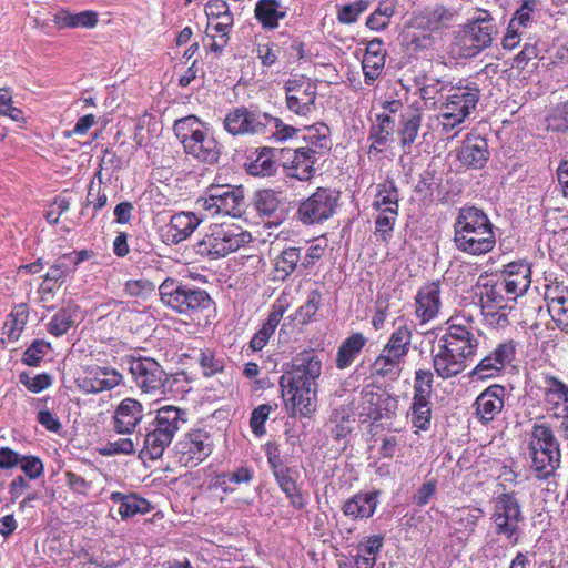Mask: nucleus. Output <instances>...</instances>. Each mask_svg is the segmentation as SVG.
<instances>
[{
    "mask_svg": "<svg viewBox=\"0 0 568 568\" xmlns=\"http://www.w3.org/2000/svg\"><path fill=\"white\" fill-rule=\"evenodd\" d=\"M159 293L161 302L165 306L192 320L199 317L200 313L213 305V301L206 291L183 285L170 277L159 286Z\"/></svg>",
    "mask_w": 568,
    "mask_h": 568,
    "instance_id": "obj_3",
    "label": "nucleus"
},
{
    "mask_svg": "<svg viewBox=\"0 0 568 568\" xmlns=\"http://www.w3.org/2000/svg\"><path fill=\"white\" fill-rule=\"evenodd\" d=\"M322 374V362L320 358L312 353H302L297 355L291 369L286 371L280 379V386L296 385L306 387V390L311 387L317 388V379Z\"/></svg>",
    "mask_w": 568,
    "mask_h": 568,
    "instance_id": "obj_12",
    "label": "nucleus"
},
{
    "mask_svg": "<svg viewBox=\"0 0 568 568\" xmlns=\"http://www.w3.org/2000/svg\"><path fill=\"white\" fill-rule=\"evenodd\" d=\"M454 13L445 7L427 8L412 19V27L426 32H436L448 28Z\"/></svg>",
    "mask_w": 568,
    "mask_h": 568,
    "instance_id": "obj_26",
    "label": "nucleus"
},
{
    "mask_svg": "<svg viewBox=\"0 0 568 568\" xmlns=\"http://www.w3.org/2000/svg\"><path fill=\"white\" fill-rule=\"evenodd\" d=\"M110 499L119 505L118 511L122 519L133 517L138 514L143 515L151 510L150 503L135 494L114 491L110 495Z\"/></svg>",
    "mask_w": 568,
    "mask_h": 568,
    "instance_id": "obj_33",
    "label": "nucleus"
},
{
    "mask_svg": "<svg viewBox=\"0 0 568 568\" xmlns=\"http://www.w3.org/2000/svg\"><path fill=\"white\" fill-rule=\"evenodd\" d=\"M185 413L174 406H164L156 412L144 438V454L150 459L160 458L165 448L172 443L181 424L185 423Z\"/></svg>",
    "mask_w": 568,
    "mask_h": 568,
    "instance_id": "obj_4",
    "label": "nucleus"
},
{
    "mask_svg": "<svg viewBox=\"0 0 568 568\" xmlns=\"http://www.w3.org/2000/svg\"><path fill=\"white\" fill-rule=\"evenodd\" d=\"M412 337V329L406 324H402L390 334V337L383 347V351L404 361L409 352Z\"/></svg>",
    "mask_w": 568,
    "mask_h": 568,
    "instance_id": "obj_38",
    "label": "nucleus"
},
{
    "mask_svg": "<svg viewBox=\"0 0 568 568\" xmlns=\"http://www.w3.org/2000/svg\"><path fill=\"white\" fill-rule=\"evenodd\" d=\"M501 286L505 292L515 297L527 292L531 283L530 265L524 261L511 262L501 271Z\"/></svg>",
    "mask_w": 568,
    "mask_h": 568,
    "instance_id": "obj_20",
    "label": "nucleus"
},
{
    "mask_svg": "<svg viewBox=\"0 0 568 568\" xmlns=\"http://www.w3.org/2000/svg\"><path fill=\"white\" fill-rule=\"evenodd\" d=\"M385 64V54H375L369 52V54H364L362 60V68L365 75L366 83H369L376 80Z\"/></svg>",
    "mask_w": 568,
    "mask_h": 568,
    "instance_id": "obj_52",
    "label": "nucleus"
},
{
    "mask_svg": "<svg viewBox=\"0 0 568 568\" xmlns=\"http://www.w3.org/2000/svg\"><path fill=\"white\" fill-rule=\"evenodd\" d=\"M373 207L378 211V213H384L386 210H393L394 207H396V212H398L397 187L392 183L379 185L373 202Z\"/></svg>",
    "mask_w": 568,
    "mask_h": 568,
    "instance_id": "obj_45",
    "label": "nucleus"
},
{
    "mask_svg": "<svg viewBox=\"0 0 568 568\" xmlns=\"http://www.w3.org/2000/svg\"><path fill=\"white\" fill-rule=\"evenodd\" d=\"M548 128L557 132L568 131V102L558 104L548 118Z\"/></svg>",
    "mask_w": 568,
    "mask_h": 568,
    "instance_id": "obj_55",
    "label": "nucleus"
},
{
    "mask_svg": "<svg viewBox=\"0 0 568 568\" xmlns=\"http://www.w3.org/2000/svg\"><path fill=\"white\" fill-rule=\"evenodd\" d=\"M454 243L459 251L474 256L491 252L496 236L487 214L474 206L462 207L454 223Z\"/></svg>",
    "mask_w": 568,
    "mask_h": 568,
    "instance_id": "obj_1",
    "label": "nucleus"
},
{
    "mask_svg": "<svg viewBox=\"0 0 568 568\" xmlns=\"http://www.w3.org/2000/svg\"><path fill=\"white\" fill-rule=\"evenodd\" d=\"M282 122L267 113L250 111L246 108H236L229 112L224 119L225 130L233 134H276Z\"/></svg>",
    "mask_w": 568,
    "mask_h": 568,
    "instance_id": "obj_8",
    "label": "nucleus"
},
{
    "mask_svg": "<svg viewBox=\"0 0 568 568\" xmlns=\"http://www.w3.org/2000/svg\"><path fill=\"white\" fill-rule=\"evenodd\" d=\"M515 356V344L507 341L497 345V347L486 355L470 372V377L476 379H487L495 377L508 365Z\"/></svg>",
    "mask_w": 568,
    "mask_h": 568,
    "instance_id": "obj_16",
    "label": "nucleus"
},
{
    "mask_svg": "<svg viewBox=\"0 0 568 568\" xmlns=\"http://www.w3.org/2000/svg\"><path fill=\"white\" fill-rule=\"evenodd\" d=\"M29 318V311L26 304L21 303L16 305L11 312L8 314L7 320L2 327V337L1 342L6 343H13L17 342Z\"/></svg>",
    "mask_w": 568,
    "mask_h": 568,
    "instance_id": "obj_31",
    "label": "nucleus"
},
{
    "mask_svg": "<svg viewBox=\"0 0 568 568\" xmlns=\"http://www.w3.org/2000/svg\"><path fill=\"white\" fill-rule=\"evenodd\" d=\"M480 91L475 84L452 88L440 105V123L445 132L458 128L475 110Z\"/></svg>",
    "mask_w": 568,
    "mask_h": 568,
    "instance_id": "obj_6",
    "label": "nucleus"
},
{
    "mask_svg": "<svg viewBox=\"0 0 568 568\" xmlns=\"http://www.w3.org/2000/svg\"><path fill=\"white\" fill-rule=\"evenodd\" d=\"M205 125L194 115L185 116L175 121L173 130L179 138L183 148L189 144L191 139H194Z\"/></svg>",
    "mask_w": 568,
    "mask_h": 568,
    "instance_id": "obj_43",
    "label": "nucleus"
},
{
    "mask_svg": "<svg viewBox=\"0 0 568 568\" xmlns=\"http://www.w3.org/2000/svg\"><path fill=\"white\" fill-rule=\"evenodd\" d=\"M186 154L203 163H215L221 154V146L209 129H203L184 146Z\"/></svg>",
    "mask_w": 568,
    "mask_h": 568,
    "instance_id": "obj_24",
    "label": "nucleus"
},
{
    "mask_svg": "<svg viewBox=\"0 0 568 568\" xmlns=\"http://www.w3.org/2000/svg\"><path fill=\"white\" fill-rule=\"evenodd\" d=\"M377 497L378 491L357 494L344 504V514L353 518H369L377 507Z\"/></svg>",
    "mask_w": 568,
    "mask_h": 568,
    "instance_id": "obj_35",
    "label": "nucleus"
},
{
    "mask_svg": "<svg viewBox=\"0 0 568 568\" xmlns=\"http://www.w3.org/2000/svg\"><path fill=\"white\" fill-rule=\"evenodd\" d=\"M143 418L142 405L133 399H123L115 408L114 429L120 434H131Z\"/></svg>",
    "mask_w": 568,
    "mask_h": 568,
    "instance_id": "obj_25",
    "label": "nucleus"
},
{
    "mask_svg": "<svg viewBox=\"0 0 568 568\" xmlns=\"http://www.w3.org/2000/svg\"><path fill=\"white\" fill-rule=\"evenodd\" d=\"M497 34L496 26L486 11H481L471 22L465 24L455 37L458 54L471 58L490 47Z\"/></svg>",
    "mask_w": 568,
    "mask_h": 568,
    "instance_id": "obj_7",
    "label": "nucleus"
},
{
    "mask_svg": "<svg viewBox=\"0 0 568 568\" xmlns=\"http://www.w3.org/2000/svg\"><path fill=\"white\" fill-rule=\"evenodd\" d=\"M288 8L281 0H258L254 8V17L265 30L278 27L280 20L287 16Z\"/></svg>",
    "mask_w": 568,
    "mask_h": 568,
    "instance_id": "obj_29",
    "label": "nucleus"
},
{
    "mask_svg": "<svg viewBox=\"0 0 568 568\" xmlns=\"http://www.w3.org/2000/svg\"><path fill=\"white\" fill-rule=\"evenodd\" d=\"M467 362L444 344L438 343L437 352L433 358V366L437 375L444 379L457 376L466 368Z\"/></svg>",
    "mask_w": 568,
    "mask_h": 568,
    "instance_id": "obj_27",
    "label": "nucleus"
},
{
    "mask_svg": "<svg viewBox=\"0 0 568 568\" xmlns=\"http://www.w3.org/2000/svg\"><path fill=\"white\" fill-rule=\"evenodd\" d=\"M526 452L530 459V469L538 480L552 477L560 467V444L547 423L532 425L527 439Z\"/></svg>",
    "mask_w": 568,
    "mask_h": 568,
    "instance_id": "obj_2",
    "label": "nucleus"
},
{
    "mask_svg": "<svg viewBox=\"0 0 568 568\" xmlns=\"http://www.w3.org/2000/svg\"><path fill=\"white\" fill-rule=\"evenodd\" d=\"M337 196L334 191L318 187L298 207V216L304 223H316L327 220L334 212Z\"/></svg>",
    "mask_w": 568,
    "mask_h": 568,
    "instance_id": "obj_15",
    "label": "nucleus"
},
{
    "mask_svg": "<svg viewBox=\"0 0 568 568\" xmlns=\"http://www.w3.org/2000/svg\"><path fill=\"white\" fill-rule=\"evenodd\" d=\"M274 477L281 489L290 499L291 505L297 509L303 508L304 499L296 487L295 480L291 476V470L288 468H280L276 470Z\"/></svg>",
    "mask_w": 568,
    "mask_h": 568,
    "instance_id": "obj_42",
    "label": "nucleus"
},
{
    "mask_svg": "<svg viewBox=\"0 0 568 568\" xmlns=\"http://www.w3.org/2000/svg\"><path fill=\"white\" fill-rule=\"evenodd\" d=\"M271 412L272 407L267 404L260 405L252 412L250 426L255 435L262 436L265 434L264 423L268 418Z\"/></svg>",
    "mask_w": 568,
    "mask_h": 568,
    "instance_id": "obj_58",
    "label": "nucleus"
},
{
    "mask_svg": "<svg viewBox=\"0 0 568 568\" xmlns=\"http://www.w3.org/2000/svg\"><path fill=\"white\" fill-rule=\"evenodd\" d=\"M74 322L73 313L70 310H60L49 322L48 331L54 336H61L72 327Z\"/></svg>",
    "mask_w": 568,
    "mask_h": 568,
    "instance_id": "obj_54",
    "label": "nucleus"
},
{
    "mask_svg": "<svg viewBox=\"0 0 568 568\" xmlns=\"http://www.w3.org/2000/svg\"><path fill=\"white\" fill-rule=\"evenodd\" d=\"M197 204L212 215L223 214L241 217L247 207L244 191L241 186H211L207 195L197 201Z\"/></svg>",
    "mask_w": 568,
    "mask_h": 568,
    "instance_id": "obj_10",
    "label": "nucleus"
},
{
    "mask_svg": "<svg viewBox=\"0 0 568 568\" xmlns=\"http://www.w3.org/2000/svg\"><path fill=\"white\" fill-rule=\"evenodd\" d=\"M398 212L396 207L378 213L375 219V235L383 241H387L392 236V232L397 220Z\"/></svg>",
    "mask_w": 568,
    "mask_h": 568,
    "instance_id": "obj_51",
    "label": "nucleus"
},
{
    "mask_svg": "<svg viewBox=\"0 0 568 568\" xmlns=\"http://www.w3.org/2000/svg\"><path fill=\"white\" fill-rule=\"evenodd\" d=\"M233 26V14L227 11L211 21L206 27V34L211 38L209 49L212 52L221 53L229 42V32Z\"/></svg>",
    "mask_w": 568,
    "mask_h": 568,
    "instance_id": "obj_30",
    "label": "nucleus"
},
{
    "mask_svg": "<svg viewBox=\"0 0 568 568\" xmlns=\"http://www.w3.org/2000/svg\"><path fill=\"white\" fill-rule=\"evenodd\" d=\"M490 519L497 535L504 536L514 544L517 542L519 524L524 520V516L515 494L504 493L494 497Z\"/></svg>",
    "mask_w": 568,
    "mask_h": 568,
    "instance_id": "obj_9",
    "label": "nucleus"
},
{
    "mask_svg": "<svg viewBox=\"0 0 568 568\" xmlns=\"http://www.w3.org/2000/svg\"><path fill=\"white\" fill-rule=\"evenodd\" d=\"M123 376L116 369L106 366H92L80 382L85 393L110 390L121 384Z\"/></svg>",
    "mask_w": 568,
    "mask_h": 568,
    "instance_id": "obj_21",
    "label": "nucleus"
},
{
    "mask_svg": "<svg viewBox=\"0 0 568 568\" xmlns=\"http://www.w3.org/2000/svg\"><path fill=\"white\" fill-rule=\"evenodd\" d=\"M365 344L366 338L361 333H354L348 336L338 347L336 355L337 368L345 369L349 367L357 358Z\"/></svg>",
    "mask_w": 568,
    "mask_h": 568,
    "instance_id": "obj_37",
    "label": "nucleus"
},
{
    "mask_svg": "<svg viewBox=\"0 0 568 568\" xmlns=\"http://www.w3.org/2000/svg\"><path fill=\"white\" fill-rule=\"evenodd\" d=\"M213 446L209 432L193 429L176 445L179 463L187 468L195 467L212 454Z\"/></svg>",
    "mask_w": 568,
    "mask_h": 568,
    "instance_id": "obj_13",
    "label": "nucleus"
},
{
    "mask_svg": "<svg viewBox=\"0 0 568 568\" xmlns=\"http://www.w3.org/2000/svg\"><path fill=\"white\" fill-rule=\"evenodd\" d=\"M252 235L234 224H215L196 244V252L207 257H224L250 243Z\"/></svg>",
    "mask_w": 568,
    "mask_h": 568,
    "instance_id": "obj_5",
    "label": "nucleus"
},
{
    "mask_svg": "<svg viewBox=\"0 0 568 568\" xmlns=\"http://www.w3.org/2000/svg\"><path fill=\"white\" fill-rule=\"evenodd\" d=\"M384 544V537L381 535L369 536L363 539L358 545V554L354 557L356 568H374L376 556Z\"/></svg>",
    "mask_w": 568,
    "mask_h": 568,
    "instance_id": "obj_36",
    "label": "nucleus"
},
{
    "mask_svg": "<svg viewBox=\"0 0 568 568\" xmlns=\"http://www.w3.org/2000/svg\"><path fill=\"white\" fill-rule=\"evenodd\" d=\"M129 364V371L143 393H163L166 374L156 361L149 357L132 358Z\"/></svg>",
    "mask_w": 568,
    "mask_h": 568,
    "instance_id": "obj_14",
    "label": "nucleus"
},
{
    "mask_svg": "<svg viewBox=\"0 0 568 568\" xmlns=\"http://www.w3.org/2000/svg\"><path fill=\"white\" fill-rule=\"evenodd\" d=\"M275 163L271 156L270 149L263 151L247 166V172L257 176H270L275 171Z\"/></svg>",
    "mask_w": 568,
    "mask_h": 568,
    "instance_id": "obj_48",
    "label": "nucleus"
},
{
    "mask_svg": "<svg viewBox=\"0 0 568 568\" xmlns=\"http://www.w3.org/2000/svg\"><path fill=\"white\" fill-rule=\"evenodd\" d=\"M429 397H414L412 405V424L414 427L426 430L430 425L432 409Z\"/></svg>",
    "mask_w": 568,
    "mask_h": 568,
    "instance_id": "obj_46",
    "label": "nucleus"
},
{
    "mask_svg": "<svg viewBox=\"0 0 568 568\" xmlns=\"http://www.w3.org/2000/svg\"><path fill=\"white\" fill-rule=\"evenodd\" d=\"M544 298L548 308L556 302L560 303L562 300L568 298V288L558 282L545 284Z\"/></svg>",
    "mask_w": 568,
    "mask_h": 568,
    "instance_id": "obj_62",
    "label": "nucleus"
},
{
    "mask_svg": "<svg viewBox=\"0 0 568 568\" xmlns=\"http://www.w3.org/2000/svg\"><path fill=\"white\" fill-rule=\"evenodd\" d=\"M481 517L483 510L480 508H463L457 510L455 519L465 530L473 531Z\"/></svg>",
    "mask_w": 568,
    "mask_h": 568,
    "instance_id": "obj_60",
    "label": "nucleus"
},
{
    "mask_svg": "<svg viewBox=\"0 0 568 568\" xmlns=\"http://www.w3.org/2000/svg\"><path fill=\"white\" fill-rule=\"evenodd\" d=\"M440 293L439 281L427 283L417 291L414 315L420 324H427L438 317L442 307Z\"/></svg>",
    "mask_w": 568,
    "mask_h": 568,
    "instance_id": "obj_17",
    "label": "nucleus"
},
{
    "mask_svg": "<svg viewBox=\"0 0 568 568\" xmlns=\"http://www.w3.org/2000/svg\"><path fill=\"white\" fill-rule=\"evenodd\" d=\"M368 8V1L357 0L353 3L345 4L338 11L337 18L342 23H353L357 20V17Z\"/></svg>",
    "mask_w": 568,
    "mask_h": 568,
    "instance_id": "obj_56",
    "label": "nucleus"
},
{
    "mask_svg": "<svg viewBox=\"0 0 568 568\" xmlns=\"http://www.w3.org/2000/svg\"><path fill=\"white\" fill-rule=\"evenodd\" d=\"M282 388L283 397H287V403L291 404L292 414H298L302 417H311L316 410L317 403V389L311 387L306 390V387L296 385H285Z\"/></svg>",
    "mask_w": 568,
    "mask_h": 568,
    "instance_id": "obj_23",
    "label": "nucleus"
},
{
    "mask_svg": "<svg viewBox=\"0 0 568 568\" xmlns=\"http://www.w3.org/2000/svg\"><path fill=\"white\" fill-rule=\"evenodd\" d=\"M505 396L504 386L495 384L487 387L475 400L477 417L484 423L494 420L504 408Z\"/></svg>",
    "mask_w": 568,
    "mask_h": 568,
    "instance_id": "obj_22",
    "label": "nucleus"
},
{
    "mask_svg": "<svg viewBox=\"0 0 568 568\" xmlns=\"http://www.w3.org/2000/svg\"><path fill=\"white\" fill-rule=\"evenodd\" d=\"M420 109L410 105L409 109L403 114V128L400 129L402 141L404 144H412L420 128Z\"/></svg>",
    "mask_w": 568,
    "mask_h": 568,
    "instance_id": "obj_44",
    "label": "nucleus"
},
{
    "mask_svg": "<svg viewBox=\"0 0 568 568\" xmlns=\"http://www.w3.org/2000/svg\"><path fill=\"white\" fill-rule=\"evenodd\" d=\"M536 0H525L521 7L515 12L509 21L510 27L514 29L526 31L532 22V13L536 9Z\"/></svg>",
    "mask_w": 568,
    "mask_h": 568,
    "instance_id": "obj_49",
    "label": "nucleus"
},
{
    "mask_svg": "<svg viewBox=\"0 0 568 568\" xmlns=\"http://www.w3.org/2000/svg\"><path fill=\"white\" fill-rule=\"evenodd\" d=\"M548 312L557 326L568 332V297L548 307Z\"/></svg>",
    "mask_w": 568,
    "mask_h": 568,
    "instance_id": "obj_64",
    "label": "nucleus"
},
{
    "mask_svg": "<svg viewBox=\"0 0 568 568\" xmlns=\"http://www.w3.org/2000/svg\"><path fill=\"white\" fill-rule=\"evenodd\" d=\"M458 160L463 165L474 169L481 168L488 160V144L484 138H468L458 149Z\"/></svg>",
    "mask_w": 568,
    "mask_h": 568,
    "instance_id": "obj_28",
    "label": "nucleus"
},
{
    "mask_svg": "<svg viewBox=\"0 0 568 568\" xmlns=\"http://www.w3.org/2000/svg\"><path fill=\"white\" fill-rule=\"evenodd\" d=\"M49 348V344L43 341H36L29 346L24 353L22 361L24 364L29 366H36L42 359L45 354V351Z\"/></svg>",
    "mask_w": 568,
    "mask_h": 568,
    "instance_id": "obj_63",
    "label": "nucleus"
},
{
    "mask_svg": "<svg viewBox=\"0 0 568 568\" xmlns=\"http://www.w3.org/2000/svg\"><path fill=\"white\" fill-rule=\"evenodd\" d=\"M439 343L468 362L471 361L476 354L479 338L475 329L450 325L448 326L447 333L439 339Z\"/></svg>",
    "mask_w": 568,
    "mask_h": 568,
    "instance_id": "obj_18",
    "label": "nucleus"
},
{
    "mask_svg": "<svg viewBox=\"0 0 568 568\" xmlns=\"http://www.w3.org/2000/svg\"><path fill=\"white\" fill-rule=\"evenodd\" d=\"M352 416L353 413L348 406H342L332 413L329 422L335 425L332 434L336 439L344 438L351 432Z\"/></svg>",
    "mask_w": 568,
    "mask_h": 568,
    "instance_id": "obj_47",
    "label": "nucleus"
},
{
    "mask_svg": "<svg viewBox=\"0 0 568 568\" xmlns=\"http://www.w3.org/2000/svg\"><path fill=\"white\" fill-rule=\"evenodd\" d=\"M283 166L287 176L300 181H308L313 176L316 155L305 148L286 150L283 152Z\"/></svg>",
    "mask_w": 568,
    "mask_h": 568,
    "instance_id": "obj_19",
    "label": "nucleus"
},
{
    "mask_svg": "<svg viewBox=\"0 0 568 568\" xmlns=\"http://www.w3.org/2000/svg\"><path fill=\"white\" fill-rule=\"evenodd\" d=\"M197 359L203 369L204 375L206 376H211L223 369L222 359L216 358L214 353L210 349L201 351Z\"/></svg>",
    "mask_w": 568,
    "mask_h": 568,
    "instance_id": "obj_61",
    "label": "nucleus"
},
{
    "mask_svg": "<svg viewBox=\"0 0 568 568\" xmlns=\"http://www.w3.org/2000/svg\"><path fill=\"white\" fill-rule=\"evenodd\" d=\"M403 363L402 358L382 349L372 364V375L396 379L400 375Z\"/></svg>",
    "mask_w": 568,
    "mask_h": 568,
    "instance_id": "obj_39",
    "label": "nucleus"
},
{
    "mask_svg": "<svg viewBox=\"0 0 568 568\" xmlns=\"http://www.w3.org/2000/svg\"><path fill=\"white\" fill-rule=\"evenodd\" d=\"M545 402L551 408L560 405L568 410V386L555 376L545 377Z\"/></svg>",
    "mask_w": 568,
    "mask_h": 568,
    "instance_id": "obj_40",
    "label": "nucleus"
},
{
    "mask_svg": "<svg viewBox=\"0 0 568 568\" xmlns=\"http://www.w3.org/2000/svg\"><path fill=\"white\" fill-rule=\"evenodd\" d=\"M302 247L285 246L275 253L274 261V278L284 281L301 264Z\"/></svg>",
    "mask_w": 568,
    "mask_h": 568,
    "instance_id": "obj_32",
    "label": "nucleus"
},
{
    "mask_svg": "<svg viewBox=\"0 0 568 568\" xmlns=\"http://www.w3.org/2000/svg\"><path fill=\"white\" fill-rule=\"evenodd\" d=\"M202 217L192 212H180L171 217L169 232L172 241L179 243L186 240L201 224Z\"/></svg>",
    "mask_w": 568,
    "mask_h": 568,
    "instance_id": "obj_34",
    "label": "nucleus"
},
{
    "mask_svg": "<svg viewBox=\"0 0 568 568\" xmlns=\"http://www.w3.org/2000/svg\"><path fill=\"white\" fill-rule=\"evenodd\" d=\"M503 291L505 290L501 283L499 285H485L480 292V302L485 306L503 307Z\"/></svg>",
    "mask_w": 568,
    "mask_h": 568,
    "instance_id": "obj_59",
    "label": "nucleus"
},
{
    "mask_svg": "<svg viewBox=\"0 0 568 568\" xmlns=\"http://www.w3.org/2000/svg\"><path fill=\"white\" fill-rule=\"evenodd\" d=\"M99 452L103 456H113L119 454L129 455L134 453V444L131 438H119L116 440L108 442Z\"/></svg>",
    "mask_w": 568,
    "mask_h": 568,
    "instance_id": "obj_57",
    "label": "nucleus"
},
{
    "mask_svg": "<svg viewBox=\"0 0 568 568\" xmlns=\"http://www.w3.org/2000/svg\"><path fill=\"white\" fill-rule=\"evenodd\" d=\"M287 109L300 116H307L315 110L317 88L306 77H294L284 83Z\"/></svg>",
    "mask_w": 568,
    "mask_h": 568,
    "instance_id": "obj_11",
    "label": "nucleus"
},
{
    "mask_svg": "<svg viewBox=\"0 0 568 568\" xmlns=\"http://www.w3.org/2000/svg\"><path fill=\"white\" fill-rule=\"evenodd\" d=\"M329 129L327 125L323 123H318L316 125H312L305 129L303 139L307 143L304 146L307 151L313 154H320L324 150L329 148Z\"/></svg>",
    "mask_w": 568,
    "mask_h": 568,
    "instance_id": "obj_41",
    "label": "nucleus"
},
{
    "mask_svg": "<svg viewBox=\"0 0 568 568\" xmlns=\"http://www.w3.org/2000/svg\"><path fill=\"white\" fill-rule=\"evenodd\" d=\"M281 205L278 195L273 190H261L255 196L256 210L263 215L274 214Z\"/></svg>",
    "mask_w": 568,
    "mask_h": 568,
    "instance_id": "obj_50",
    "label": "nucleus"
},
{
    "mask_svg": "<svg viewBox=\"0 0 568 568\" xmlns=\"http://www.w3.org/2000/svg\"><path fill=\"white\" fill-rule=\"evenodd\" d=\"M253 478V473L247 467L237 468L235 471L225 473L217 477V485L223 489V491H233L230 487V484H246L250 483Z\"/></svg>",
    "mask_w": 568,
    "mask_h": 568,
    "instance_id": "obj_53",
    "label": "nucleus"
}]
</instances>
